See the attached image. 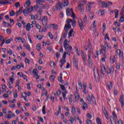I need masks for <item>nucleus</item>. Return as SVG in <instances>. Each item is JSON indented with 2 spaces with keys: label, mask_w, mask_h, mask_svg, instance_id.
Here are the masks:
<instances>
[{
  "label": "nucleus",
  "mask_w": 124,
  "mask_h": 124,
  "mask_svg": "<svg viewBox=\"0 0 124 124\" xmlns=\"http://www.w3.org/2000/svg\"><path fill=\"white\" fill-rule=\"evenodd\" d=\"M71 22L72 27H73L74 28L76 27V20H72V19H67L66 24L65 25L64 29L66 32H67L70 29H71V25L70 24V23H71Z\"/></svg>",
  "instance_id": "1"
},
{
  "label": "nucleus",
  "mask_w": 124,
  "mask_h": 124,
  "mask_svg": "<svg viewBox=\"0 0 124 124\" xmlns=\"http://www.w3.org/2000/svg\"><path fill=\"white\" fill-rule=\"evenodd\" d=\"M89 40V44L88 48H89L88 50V62L90 66H92L93 65V62H92V58H91L92 55V51H93V46H92V44H91V42L90 41V39Z\"/></svg>",
  "instance_id": "2"
},
{
  "label": "nucleus",
  "mask_w": 124,
  "mask_h": 124,
  "mask_svg": "<svg viewBox=\"0 0 124 124\" xmlns=\"http://www.w3.org/2000/svg\"><path fill=\"white\" fill-rule=\"evenodd\" d=\"M94 72V77L95 80L96 82H99V79L100 77H99V73L98 72V69L96 67H94L93 69Z\"/></svg>",
  "instance_id": "3"
},
{
  "label": "nucleus",
  "mask_w": 124,
  "mask_h": 124,
  "mask_svg": "<svg viewBox=\"0 0 124 124\" xmlns=\"http://www.w3.org/2000/svg\"><path fill=\"white\" fill-rule=\"evenodd\" d=\"M33 8H35V6H34V7L30 6L27 9H25L23 11V14L24 16H28L29 13H31V12H32V10H33Z\"/></svg>",
  "instance_id": "4"
},
{
  "label": "nucleus",
  "mask_w": 124,
  "mask_h": 124,
  "mask_svg": "<svg viewBox=\"0 0 124 124\" xmlns=\"http://www.w3.org/2000/svg\"><path fill=\"white\" fill-rule=\"evenodd\" d=\"M67 16H71L72 18H75V14L73 12V10L70 8L66 9Z\"/></svg>",
  "instance_id": "5"
},
{
  "label": "nucleus",
  "mask_w": 124,
  "mask_h": 124,
  "mask_svg": "<svg viewBox=\"0 0 124 124\" xmlns=\"http://www.w3.org/2000/svg\"><path fill=\"white\" fill-rule=\"evenodd\" d=\"M64 48H65L66 51H67L66 54L67 55H69V56H70V54L71 53H73V50L72 49V46H70L69 45L66 46H64Z\"/></svg>",
  "instance_id": "6"
},
{
  "label": "nucleus",
  "mask_w": 124,
  "mask_h": 124,
  "mask_svg": "<svg viewBox=\"0 0 124 124\" xmlns=\"http://www.w3.org/2000/svg\"><path fill=\"white\" fill-rule=\"evenodd\" d=\"M107 73L108 75L111 74L113 75V74H114V67L111 66L110 68H107Z\"/></svg>",
  "instance_id": "7"
},
{
  "label": "nucleus",
  "mask_w": 124,
  "mask_h": 124,
  "mask_svg": "<svg viewBox=\"0 0 124 124\" xmlns=\"http://www.w3.org/2000/svg\"><path fill=\"white\" fill-rule=\"evenodd\" d=\"M63 7V3L62 2H59L56 5L57 10H62Z\"/></svg>",
  "instance_id": "8"
},
{
  "label": "nucleus",
  "mask_w": 124,
  "mask_h": 124,
  "mask_svg": "<svg viewBox=\"0 0 124 124\" xmlns=\"http://www.w3.org/2000/svg\"><path fill=\"white\" fill-rule=\"evenodd\" d=\"M65 58H66V52H64L62 55V59L60 60V63L61 64H64L66 62V61L65 60Z\"/></svg>",
  "instance_id": "9"
},
{
  "label": "nucleus",
  "mask_w": 124,
  "mask_h": 124,
  "mask_svg": "<svg viewBox=\"0 0 124 124\" xmlns=\"http://www.w3.org/2000/svg\"><path fill=\"white\" fill-rule=\"evenodd\" d=\"M78 26L80 29V31H84V27L86 26V24L85 23H83V22L81 20H78Z\"/></svg>",
  "instance_id": "10"
},
{
  "label": "nucleus",
  "mask_w": 124,
  "mask_h": 124,
  "mask_svg": "<svg viewBox=\"0 0 124 124\" xmlns=\"http://www.w3.org/2000/svg\"><path fill=\"white\" fill-rule=\"evenodd\" d=\"M119 102H120L121 104L122 108H124V95H121L119 98Z\"/></svg>",
  "instance_id": "11"
},
{
  "label": "nucleus",
  "mask_w": 124,
  "mask_h": 124,
  "mask_svg": "<svg viewBox=\"0 0 124 124\" xmlns=\"http://www.w3.org/2000/svg\"><path fill=\"white\" fill-rule=\"evenodd\" d=\"M98 3L100 4L103 8H107V2L103 1H99Z\"/></svg>",
  "instance_id": "12"
},
{
  "label": "nucleus",
  "mask_w": 124,
  "mask_h": 124,
  "mask_svg": "<svg viewBox=\"0 0 124 124\" xmlns=\"http://www.w3.org/2000/svg\"><path fill=\"white\" fill-rule=\"evenodd\" d=\"M42 22L44 26H46V24H47V22H48V18L47 17V16H43V17L42 19Z\"/></svg>",
  "instance_id": "13"
},
{
  "label": "nucleus",
  "mask_w": 124,
  "mask_h": 124,
  "mask_svg": "<svg viewBox=\"0 0 124 124\" xmlns=\"http://www.w3.org/2000/svg\"><path fill=\"white\" fill-rule=\"evenodd\" d=\"M24 28H26V31H31V29H32L33 28V25L32 24H31V23H28L26 26H24Z\"/></svg>",
  "instance_id": "14"
},
{
  "label": "nucleus",
  "mask_w": 124,
  "mask_h": 124,
  "mask_svg": "<svg viewBox=\"0 0 124 124\" xmlns=\"http://www.w3.org/2000/svg\"><path fill=\"white\" fill-rule=\"evenodd\" d=\"M116 53L120 58L124 56V52L121 51V49H120L117 50Z\"/></svg>",
  "instance_id": "15"
},
{
  "label": "nucleus",
  "mask_w": 124,
  "mask_h": 124,
  "mask_svg": "<svg viewBox=\"0 0 124 124\" xmlns=\"http://www.w3.org/2000/svg\"><path fill=\"white\" fill-rule=\"evenodd\" d=\"M104 114L107 120H109V115H108V112L107 111V110H106V108H104Z\"/></svg>",
  "instance_id": "16"
},
{
  "label": "nucleus",
  "mask_w": 124,
  "mask_h": 124,
  "mask_svg": "<svg viewBox=\"0 0 124 124\" xmlns=\"http://www.w3.org/2000/svg\"><path fill=\"white\" fill-rule=\"evenodd\" d=\"M81 58L82 59V60H83V61H87V55H85V53H84V51H83V50L81 51Z\"/></svg>",
  "instance_id": "17"
},
{
  "label": "nucleus",
  "mask_w": 124,
  "mask_h": 124,
  "mask_svg": "<svg viewBox=\"0 0 124 124\" xmlns=\"http://www.w3.org/2000/svg\"><path fill=\"white\" fill-rule=\"evenodd\" d=\"M75 101H77V102H78V101H79V99H80V96L79 95L78 93H76L75 95Z\"/></svg>",
  "instance_id": "18"
},
{
  "label": "nucleus",
  "mask_w": 124,
  "mask_h": 124,
  "mask_svg": "<svg viewBox=\"0 0 124 124\" xmlns=\"http://www.w3.org/2000/svg\"><path fill=\"white\" fill-rule=\"evenodd\" d=\"M31 0H27L25 4H24V7H25L26 8H28V7H29V6L31 5Z\"/></svg>",
  "instance_id": "19"
},
{
  "label": "nucleus",
  "mask_w": 124,
  "mask_h": 124,
  "mask_svg": "<svg viewBox=\"0 0 124 124\" xmlns=\"http://www.w3.org/2000/svg\"><path fill=\"white\" fill-rule=\"evenodd\" d=\"M37 2L36 4V6L37 8H41V7H43V6H44L43 4H42L41 2Z\"/></svg>",
  "instance_id": "20"
},
{
  "label": "nucleus",
  "mask_w": 124,
  "mask_h": 124,
  "mask_svg": "<svg viewBox=\"0 0 124 124\" xmlns=\"http://www.w3.org/2000/svg\"><path fill=\"white\" fill-rule=\"evenodd\" d=\"M75 32L73 31V29H71L70 31L69 32V35L68 37L69 38H70V37L74 36Z\"/></svg>",
  "instance_id": "21"
},
{
  "label": "nucleus",
  "mask_w": 124,
  "mask_h": 124,
  "mask_svg": "<svg viewBox=\"0 0 124 124\" xmlns=\"http://www.w3.org/2000/svg\"><path fill=\"white\" fill-rule=\"evenodd\" d=\"M101 71L103 76L106 73V69H105V66H102Z\"/></svg>",
  "instance_id": "22"
},
{
  "label": "nucleus",
  "mask_w": 124,
  "mask_h": 124,
  "mask_svg": "<svg viewBox=\"0 0 124 124\" xmlns=\"http://www.w3.org/2000/svg\"><path fill=\"white\" fill-rule=\"evenodd\" d=\"M68 122L69 124H73V123H75L76 122V120L73 117H71V119H69Z\"/></svg>",
  "instance_id": "23"
},
{
  "label": "nucleus",
  "mask_w": 124,
  "mask_h": 124,
  "mask_svg": "<svg viewBox=\"0 0 124 124\" xmlns=\"http://www.w3.org/2000/svg\"><path fill=\"white\" fill-rule=\"evenodd\" d=\"M73 64H75V65L76 66L77 68H78V62L76 61V59L75 57H73Z\"/></svg>",
  "instance_id": "24"
},
{
  "label": "nucleus",
  "mask_w": 124,
  "mask_h": 124,
  "mask_svg": "<svg viewBox=\"0 0 124 124\" xmlns=\"http://www.w3.org/2000/svg\"><path fill=\"white\" fill-rule=\"evenodd\" d=\"M108 87L109 90H112L113 89V84H112V82L111 81H109L108 82Z\"/></svg>",
  "instance_id": "25"
},
{
  "label": "nucleus",
  "mask_w": 124,
  "mask_h": 124,
  "mask_svg": "<svg viewBox=\"0 0 124 124\" xmlns=\"http://www.w3.org/2000/svg\"><path fill=\"white\" fill-rule=\"evenodd\" d=\"M83 23H84L85 25H87V24H88V19L87 18V16L85 15L83 18V21H82Z\"/></svg>",
  "instance_id": "26"
},
{
  "label": "nucleus",
  "mask_w": 124,
  "mask_h": 124,
  "mask_svg": "<svg viewBox=\"0 0 124 124\" xmlns=\"http://www.w3.org/2000/svg\"><path fill=\"white\" fill-rule=\"evenodd\" d=\"M91 100L93 101V104H96V101L95 100V97L93 95L91 96Z\"/></svg>",
  "instance_id": "27"
},
{
  "label": "nucleus",
  "mask_w": 124,
  "mask_h": 124,
  "mask_svg": "<svg viewBox=\"0 0 124 124\" xmlns=\"http://www.w3.org/2000/svg\"><path fill=\"white\" fill-rule=\"evenodd\" d=\"M15 81V79L11 77H10V81L9 82V85L11 86L13 84V82Z\"/></svg>",
  "instance_id": "28"
},
{
  "label": "nucleus",
  "mask_w": 124,
  "mask_h": 124,
  "mask_svg": "<svg viewBox=\"0 0 124 124\" xmlns=\"http://www.w3.org/2000/svg\"><path fill=\"white\" fill-rule=\"evenodd\" d=\"M101 50L103 51V52H104V53H106V52H107V48L105 46H104L103 45H102L101 46Z\"/></svg>",
  "instance_id": "29"
},
{
  "label": "nucleus",
  "mask_w": 124,
  "mask_h": 124,
  "mask_svg": "<svg viewBox=\"0 0 124 124\" xmlns=\"http://www.w3.org/2000/svg\"><path fill=\"white\" fill-rule=\"evenodd\" d=\"M7 0H0V4H2L4 5V4H7Z\"/></svg>",
  "instance_id": "30"
},
{
  "label": "nucleus",
  "mask_w": 124,
  "mask_h": 124,
  "mask_svg": "<svg viewBox=\"0 0 124 124\" xmlns=\"http://www.w3.org/2000/svg\"><path fill=\"white\" fill-rule=\"evenodd\" d=\"M91 9H92V8L91 6H90V5L87 3L86 4V11L87 12H89V11H91Z\"/></svg>",
  "instance_id": "31"
},
{
  "label": "nucleus",
  "mask_w": 124,
  "mask_h": 124,
  "mask_svg": "<svg viewBox=\"0 0 124 124\" xmlns=\"http://www.w3.org/2000/svg\"><path fill=\"white\" fill-rule=\"evenodd\" d=\"M76 113V108H75V107L74 106L72 107V115H75Z\"/></svg>",
  "instance_id": "32"
},
{
  "label": "nucleus",
  "mask_w": 124,
  "mask_h": 124,
  "mask_svg": "<svg viewBox=\"0 0 124 124\" xmlns=\"http://www.w3.org/2000/svg\"><path fill=\"white\" fill-rule=\"evenodd\" d=\"M62 3L63 6H67L69 4V2H68V0H64V2Z\"/></svg>",
  "instance_id": "33"
},
{
  "label": "nucleus",
  "mask_w": 124,
  "mask_h": 124,
  "mask_svg": "<svg viewBox=\"0 0 124 124\" xmlns=\"http://www.w3.org/2000/svg\"><path fill=\"white\" fill-rule=\"evenodd\" d=\"M22 96H23L25 101H28V99H27V93H23L22 94Z\"/></svg>",
  "instance_id": "34"
},
{
  "label": "nucleus",
  "mask_w": 124,
  "mask_h": 124,
  "mask_svg": "<svg viewBox=\"0 0 124 124\" xmlns=\"http://www.w3.org/2000/svg\"><path fill=\"white\" fill-rule=\"evenodd\" d=\"M102 53H103V51H102V49H100L99 50H98L97 52V56H95V58H97V57L98 56H99V55H101V54H102Z\"/></svg>",
  "instance_id": "35"
},
{
  "label": "nucleus",
  "mask_w": 124,
  "mask_h": 124,
  "mask_svg": "<svg viewBox=\"0 0 124 124\" xmlns=\"http://www.w3.org/2000/svg\"><path fill=\"white\" fill-rule=\"evenodd\" d=\"M95 31H96V30H95V28H93V35H94L95 37H96V36H98V32H96L95 33Z\"/></svg>",
  "instance_id": "36"
},
{
  "label": "nucleus",
  "mask_w": 124,
  "mask_h": 124,
  "mask_svg": "<svg viewBox=\"0 0 124 124\" xmlns=\"http://www.w3.org/2000/svg\"><path fill=\"white\" fill-rule=\"evenodd\" d=\"M82 105H83L82 106L83 110H87V109H88V104H87V103H85L83 104Z\"/></svg>",
  "instance_id": "37"
},
{
  "label": "nucleus",
  "mask_w": 124,
  "mask_h": 124,
  "mask_svg": "<svg viewBox=\"0 0 124 124\" xmlns=\"http://www.w3.org/2000/svg\"><path fill=\"white\" fill-rule=\"evenodd\" d=\"M18 93L17 92V90H15L14 91V97L15 98H17L18 97Z\"/></svg>",
  "instance_id": "38"
},
{
  "label": "nucleus",
  "mask_w": 124,
  "mask_h": 124,
  "mask_svg": "<svg viewBox=\"0 0 124 124\" xmlns=\"http://www.w3.org/2000/svg\"><path fill=\"white\" fill-rule=\"evenodd\" d=\"M23 46L26 47L27 50H28V51H31V46H30V45H29V44H26V45H23Z\"/></svg>",
  "instance_id": "39"
},
{
  "label": "nucleus",
  "mask_w": 124,
  "mask_h": 124,
  "mask_svg": "<svg viewBox=\"0 0 124 124\" xmlns=\"http://www.w3.org/2000/svg\"><path fill=\"white\" fill-rule=\"evenodd\" d=\"M44 8L45 9H49L50 8V4L48 3H46L44 6Z\"/></svg>",
  "instance_id": "40"
},
{
  "label": "nucleus",
  "mask_w": 124,
  "mask_h": 124,
  "mask_svg": "<svg viewBox=\"0 0 124 124\" xmlns=\"http://www.w3.org/2000/svg\"><path fill=\"white\" fill-rule=\"evenodd\" d=\"M87 3V1L85 0H82L79 1V4L83 6V5H85Z\"/></svg>",
  "instance_id": "41"
},
{
  "label": "nucleus",
  "mask_w": 124,
  "mask_h": 124,
  "mask_svg": "<svg viewBox=\"0 0 124 124\" xmlns=\"http://www.w3.org/2000/svg\"><path fill=\"white\" fill-rule=\"evenodd\" d=\"M114 12L115 14V18H118V15H119V10H118V9H115Z\"/></svg>",
  "instance_id": "42"
},
{
  "label": "nucleus",
  "mask_w": 124,
  "mask_h": 124,
  "mask_svg": "<svg viewBox=\"0 0 124 124\" xmlns=\"http://www.w3.org/2000/svg\"><path fill=\"white\" fill-rule=\"evenodd\" d=\"M94 16V15H93V13H89V17H90L91 20H93V19Z\"/></svg>",
  "instance_id": "43"
},
{
  "label": "nucleus",
  "mask_w": 124,
  "mask_h": 124,
  "mask_svg": "<svg viewBox=\"0 0 124 124\" xmlns=\"http://www.w3.org/2000/svg\"><path fill=\"white\" fill-rule=\"evenodd\" d=\"M107 7H110V6H112V5L113 4V2L108 1L107 2Z\"/></svg>",
  "instance_id": "44"
},
{
  "label": "nucleus",
  "mask_w": 124,
  "mask_h": 124,
  "mask_svg": "<svg viewBox=\"0 0 124 124\" xmlns=\"http://www.w3.org/2000/svg\"><path fill=\"white\" fill-rule=\"evenodd\" d=\"M67 42H68V41L67 40V39H65L64 41V43H63V46L64 47H65L66 46H68V45L67 44Z\"/></svg>",
  "instance_id": "45"
},
{
  "label": "nucleus",
  "mask_w": 124,
  "mask_h": 124,
  "mask_svg": "<svg viewBox=\"0 0 124 124\" xmlns=\"http://www.w3.org/2000/svg\"><path fill=\"white\" fill-rule=\"evenodd\" d=\"M33 73H34L35 76H37V75H38V71L35 69L33 70Z\"/></svg>",
  "instance_id": "46"
},
{
  "label": "nucleus",
  "mask_w": 124,
  "mask_h": 124,
  "mask_svg": "<svg viewBox=\"0 0 124 124\" xmlns=\"http://www.w3.org/2000/svg\"><path fill=\"white\" fill-rule=\"evenodd\" d=\"M86 99L87 101L89 102V103H92V99L91 98V96H88L86 97Z\"/></svg>",
  "instance_id": "47"
},
{
  "label": "nucleus",
  "mask_w": 124,
  "mask_h": 124,
  "mask_svg": "<svg viewBox=\"0 0 124 124\" xmlns=\"http://www.w3.org/2000/svg\"><path fill=\"white\" fill-rule=\"evenodd\" d=\"M51 26H52L54 30H58V25L57 24H51Z\"/></svg>",
  "instance_id": "48"
},
{
  "label": "nucleus",
  "mask_w": 124,
  "mask_h": 124,
  "mask_svg": "<svg viewBox=\"0 0 124 124\" xmlns=\"http://www.w3.org/2000/svg\"><path fill=\"white\" fill-rule=\"evenodd\" d=\"M110 60L112 63H114V62H115V59L114 58V56H110Z\"/></svg>",
  "instance_id": "49"
},
{
  "label": "nucleus",
  "mask_w": 124,
  "mask_h": 124,
  "mask_svg": "<svg viewBox=\"0 0 124 124\" xmlns=\"http://www.w3.org/2000/svg\"><path fill=\"white\" fill-rule=\"evenodd\" d=\"M21 13H22V10L21 9V8H20V9L17 12H16V16H18L20 15Z\"/></svg>",
  "instance_id": "50"
},
{
  "label": "nucleus",
  "mask_w": 124,
  "mask_h": 124,
  "mask_svg": "<svg viewBox=\"0 0 124 124\" xmlns=\"http://www.w3.org/2000/svg\"><path fill=\"white\" fill-rule=\"evenodd\" d=\"M55 75H51L49 78L50 81L53 82V81H54V80H55Z\"/></svg>",
  "instance_id": "51"
},
{
  "label": "nucleus",
  "mask_w": 124,
  "mask_h": 124,
  "mask_svg": "<svg viewBox=\"0 0 124 124\" xmlns=\"http://www.w3.org/2000/svg\"><path fill=\"white\" fill-rule=\"evenodd\" d=\"M50 65L51 67H55V62L53 61H50Z\"/></svg>",
  "instance_id": "52"
},
{
  "label": "nucleus",
  "mask_w": 124,
  "mask_h": 124,
  "mask_svg": "<svg viewBox=\"0 0 124 124\" xmlns=\"http://www.w3.org/2000/svg\"><path fill=\"white\" fill-rule=\"evenodd\" d=\"M116 67L117 69H119L120 70V69H121V64L119 63H116Z\"/></svg>",
  "instance_id": "53"
},
{
  "label": "nucleus",
  "mask_w": 124,
  "mask_h": 124,
  "mask_svg": "<svg viewBox=\"0 0 124 124\" xmlns=\"http://www.w3.org/2000/svg\"><path fill=\"white\" fill-rule=\"evenodd\" d=\"M45 108H46L45 106H44L43 107V109H42L43 114L44 115H46V110H45Z\"/></svg>",
  "instance_id": "54"
},
{
  "label": "nucleus",
  "mask_w": 124,
  "mask_h": 124,
  "mask_svg": "<svg viewBox=\"0 0 124 124\" xmlns=\"http://www.w3.org/2000/svg\"><path fill=\"white\" fill-rule=\"evenodd\" d=\"M15 15V12L14 11L12 10L10 12V16H13Z\"/></svg>",
  "instance_id": "55"
},
{
  "label": "nucleus",
  "mask_w": 124,
  "mask_h": 124,
  "mask_svg": "<svg viewBox=\"0 0 124 124\" xmlns=\"http://www.w3.org/2000/svg\"><path fill=\"white\" fill-rule=\"evenodd\" d=\"M48 34V36H49V38H50V39H53V38H54V36L53 35V34H52V33L49 32Z\"/></svg>",
  "instance_id": "56"
},
{
  "label": "nucleus",
  "mask_w": 124,
  "mask_h": 124,
  "mask_svg": "<svg viewBox=\"0 0 124 124\" xmlns=\"http://www.w3.org/2000/svg\"><path fill=\"white\" fill-rule=\"evenodd\" d=\"M67 93V92L66 91L64 92H62V96L63 98H64V99H65V97H66V93Z\"/></svg>",
  "instance_id": "57"
},
{
  "label": "nucleus",
  "mask_w": 124,
  "mask_h": 124,
  "mask_svg": "<svg viewBox=\"0 0 124 124\" xmlns=\"http://www.w3.org/2000/svg\"><path fill=\"white\" fill-rule=\"evenodd\" d=\"M15 7H16V8H19V7L20 6V2H16V3L15 4Z\"/></svg>",
  "instance_id": "58"
},
{
  "label": "nucleus",
  "mask_w": 124,
  "mask_h": 124,
  "mask_svg": "<svg viewBox=\"0 0 124 124\" xmlns=\"http://www.w3.org/2000/svg\"><path fill=\"white\" fill-rule=\"evenodd\" d=\"M87 3L90 5V6L91 8L93 7V5L94 4V2H89Z\"/></svg>",
  "instance_id": "59"
},
{
  "label": "nucleus",
  "mask_w": 124,
  "mask_h": 124,
  "mask_svg": "<svg viewBox=\"0 0 124 124\" xmlns=\"http://www.w3.org/2000/svg\"><path fill=\"white\" fill-rule=\"evenodd\" d=\"M69 103L70 105H71V104H72V97L71 96H70L69 98Z\"/></svg>",
  "instance_id": "60"
},
{
  "label": "nucleus",
  "mask_w": 124,
  "mask_h": 124,
  "mask_svg": "<svg viewBox=\"0 0 124 124\" xmlns=\"http://www.w3.org/2000/svg\"><path fill=\"white\" fill-rule=\"evenodd\" d=\"M79 89V90H82L83 89V85H82V83L80 82L78 83Z\"/></svg>",
  "instance_id": "61"
},
{
  "label": "nucleus",
  "mask_w": 124,
  "mask_h": 124,
  "mask_svg": "<svg viewBox=\"0 0 124 124\" xmlns=\"http://www.w3.org/2000/svg\"><path fill=\"white\" fill-rule=\"evenodd\" d=\"M14 1H15V0H10L9 1L7 0V4L9 3V4H11L12 3H13Z\"/></svg>",
  "instance_id": "62"
},
{
  "label": "nucleus",
  "mask_w": 124,
  "mask_h": 124,
  "mask_svg": "<svg viewBox=\"0 0 124 124\" xmlns=\"http://www.w3.org/2000/svg\"><path fill=\"white\" fill-rule=\"evenodd\" d=\"M86 124H92V121H91L90 120H86Z\"/></svg>",
  "instance_id": "63"
},
{
  "label": "nucleus",
  "mask_w": 124,
  "mask_h": 124,
  "mask_svg": "<svg viewBox=\"0 0 124 124\" xmlns=\"http://www.w3.org/2000/svg\"><path fill=\"white\" fill-rule=\"evenodd\" d=\"M118 124H124V123H123V121H122V120L120 119L119 120H118Z\"/></svg>",
  "instance_id": "64"
}]
</instances>
